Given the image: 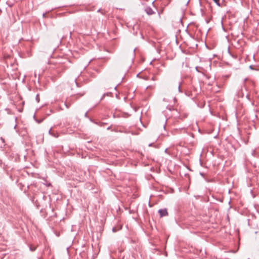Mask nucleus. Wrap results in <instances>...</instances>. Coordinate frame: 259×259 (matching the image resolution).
<instances>
[{"mask_svg": "<svg viewBox=\"0 0 259 259\" xmlns=\"http://www.w3.org/2000/svg\"><path fill=\"white\" fill-rule=\"evenodd\" d=\"M77 98H75V96H71L70 98H67L65 102V105L66 108H69L71 106L72 104L76 100H77Z\"/></svg>", "mask_w": 259, "mask_h": 259, "instance_id": "nucleus-1", "label": "nucleus"}, {"mask_svg": "<svg viewBox=\"0 0 259 259\" xmlns=\"http://www.w3.org/2000/svg\"><path fill=\"white\" fill-rule=\"evenodd\" d=\"M158 212L159 214L160 218L167 216L168 214L167 210L166 208L160 209L158 210Z\"/></svg>", "mask_w": 259, "mask_h": 259, "instance_id": "nucleus-2", "label": "nucleus"}, {"mask_svg": "<svg viewBox=\"0 0 259 259\" xmlns=\"http://www.w3.org/2000/svg\"><path fill=\"white\" fill-rule=\"evenodd\" d=\"M144 11L146 13V14L148 15H152L155 13V12L152 10V9L151 8H150V7H146L145 8Z\"/></svg>", "mask_w": 259, "mask_h": 259, "instance_id": "nucleus-3", "label": "nucleus"}, {"mask_svg": "<svg viewBox=\"0 0 259 259\" xmlns=\"http://www.w3.org/2000/svg\"><path fill=\"white\" fill-rule=\"evenodd\" d=\"M172 112V115L174 116L175 118L177 119L181 118L180 113L178 111L177 109H173Z\"/></svg>", "mask_w": 259, "mask_h": 259, "instance_id": "nucleus-4", "label": "nucleus"}, {"mask_svg": "<svg viewBox=\"0 0 259 259\" xmlns=\"http://www.w3.org/2000/svg\"><path fill=\"white\" fill-rule=\"evenodd\" d=\"M49 134L55 138H57L58 137V133H55L54 131H52L51 130H50Z\"/></svg>", "mask_w": 259, "mask_h": 259, "instance_id": "nucleus-5", "label": "nucleus"}, {"mask_svg": "<svg viewBox=\"0 0 259 259\" xmlns=\"http://www.w3.org/2000/svg\"><path fill=\"white\" fill-rule=\"evenodd\" d=\"M185 131V129L184 128H179V129L175 128L172 131V133H174V134H176L178 133V131Z\"/></svg>", "mask_w": 259, "mask_h": 259, "instance_id": "nucleus-6", "label": "nucleus"}, {"mask_svg": "<svg viewBox=\"0 0 259 259\" xmlns=\"http://www.w3.org/2000/svg\"><path fill=\"white\" fill-rule=\"evenodd\" d=\"M97 12L101 13L103 15H105V14H106L105 11V10H102L101 9H99Z\"/></svg>", "mask_w": 259, "mask_h": 259, "instance_id": "nucleus-7", "label": "nucleus"}, {"mask_svg": "<svg viewBox=\"0 0 259 259\" xmlns=\"http://www.w3.org/2000/svg\"><path fill=\"white\" fill-rule=\"evenodd\" d=\"M111 93H107L106 94H104L103 96L102 97V98H101V100H103L104 99V98L105 97V95H107L108 96L109 94H110Z\"/></svg>", "mask_w": 259, "mask_h": 259, "instance_id": "nucleus-8", "label": "nucleus"}, {"mask_svg": "<svg viewBox=\"0 0 259 259\" xmlns=\"http://www.w3.org/2000/svg\"><path fill=\"white\" fill-rule=\"evenodd\" d=\"M219 1H220V0H213L214 2L215 3H216V4H217V5H218L219 6H220V3H219Z\"/></svg>", "mask_w": 259, "mask_h": 259, "instance_id": "nucleus-9", "label": "nucleus"}, {"mask_svg": "<svg viewBox=\"0 0 259 259\" xmlns=\"http://www.w3.org/2000/svg\"><path fill=\"white\" fill-rule=\"evenodd\" d=\"M36 100L37 101V102H39V95H38V94L36 96Z\"/></svg>", "mask_w": 259, "mask_h": 259, "instance_id": "nucleus-10", "label": "nucleus"}, {"mask_svg": "<svg viewBox=\"0 0 259 259\" xmlns=\"http://www.w3.org/2000/svg\"><path fill=\"white\" fill-rule=\"evenodd\" d=\"M30 249L31 250V251H34L35 249H36V247H32L31 246L30 247Z\"/></svg>", "mask_w": 259, "mask_h": 259, "instance_id": "nucleus-11", "label": "nucleus"}, {"mask_svg": "<svg viewBox=\"0 0 259 259\" xmlns=\"http://www.w3.org/2000/svg\"><path fill=\"white\" fill-rule=\"evenodd\" d=\"M112 231L113 232H117V230L116 229V228L115 227H113L112 228Z\"/></svg>", "mask_w": 259, "mask_h": 259, "instance_id": "nucleus-12", "label": "nucleus"}, {"mask_svg": "<svg viewBox=\"0 0 259 259\" xmlns=\"http://www.w3.org/2000/svg\"><path fill=\"white\" fill-rule=\"evenodd\" d=\"M178 89H179V92H181V83H179V84Z\"/></svg>", "mask_w": 259, "mask_h": 259, "instance_id": "nucleus-13", "label": "nucleus"}, {"mask_svg": "<svg viewBox=\"0 0 259 259\" xmlns=\"http://www.w3.org/2000/svg\"><path fill=\"white\" fill-rule=\"evenodd\" d=\"M84 94V93H81H81L80 94H77V95H79V97H81V96H83Z\"/></svg>", "mask_w": 259, "mask_h": 259, "instance_id": "nucleus-14", "label": "nucleus"}, {"mask_svg": "<svg viewBox=\"0 0 259 259\" xmlns=\"http://www.w3.org/2000/svg\"><path fill=\"white\" fill-rule=\"evenodd\" d=\"M152 80H155V77L154 76L152 77V78H151Z\"/></svg>", "mask_w": 259, "mask_h": 259, "instance_id": "nucleus-15", "label": "nucleus"}, {"mask_svg": "<svg viewBox=\"0 0 259 259\" xmlns=\"http://www.w3.org/2000/svg\"><path fill=\"white\" fill-rule=\"evenodd\" d=\"M143 78L145 80H148V78L147 77H143Z\"/></svg>", "mask_w": 259, "mask_h": 259, "instance_id": "nucleus-16", "label": "nucleus"}, {"mask_svg": "<svg viewBox=\"0 0 259 259\" xmlns=\"http://www.w3.org/2000/svg\"><path fill=\"white\" fill-rule=\"evenodd\" d=\"M187 117V115H186V114H185V115H184V118H185V117Z\"/></svg>", "mask_w": 259, "mask_h": 259, "instance_id": "nucleus-17", "label": "nucleus"}, {"mask_svg": "<svg viewBox=\"0 0 259 259\" xmlns=\"http://www.w3.org/2000/svg\"><path fill=\"white\" fill-rule=\"evenodd\" d=\"M177 122H178V121H177ZM176 121H174V122H173V123H174V124H176Z\"/></svg>", "mask_w": 259, "mask_h": 259, "instance_id": "nucleus-18", "label": "nucleus"}, {"mask_svg": "<svg viewBox=\"0 0 259 259\" xmlns=\"http://www.w3.org/2000/svg\"><path fill=\"white\" fill-rule=\"evenodd\" d=\"M45 15H46L45 14H43V17H45Z\"/></svg>", "mask_w": 259, "mask_h": 259, "instance_id": "nucleus-19", "label": "nucleus"}]
</instances>
